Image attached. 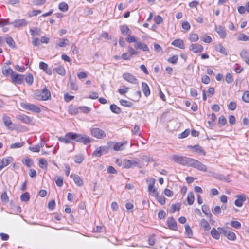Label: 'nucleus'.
<instances>
[{
    "mask_svg": "<svg viewBox=\"0 0 249 249\" xmlns=\"http://www.w3.org/2000/svg\"><path fill=\"white\" fill-rule=\"evenodd\" d=\"M172 159L177 163L189 166L191 158L175 154L173 155Z\"/></svg>",
    "mask_w": 249,
    "mask_h": 249,
    "instance_id": "1",
    "label": "nucleus"
},
{
    "mask_svg": "<svg viewBox=\"0 0 249 249\" xmlns=\"http://www.w3.org/2000/svg\"><path fill=\"white\" fill-rule=\"evenodd\" d=\"M72 140L76 142L83 143L84 144H87L90 143L91 141V138L84 134H77L73 132Z\"/></svg>",
    "mask_w": 249,
    "mask_h": 249,
    "instance_id": "2",
    "label": "nucleus"
},
{
    "mask_svg": "<svg viewBox=\"0 0 249 249\" xmlns=\"http://www.w3.org/2000/svg\"><path fill=\"white\" fill-rule=\"evenodd\" d=\"M90 132L93 137L97 139H102L106 137L105 131L98 127H91L90 129Z\"/></svg>",
    "mask_w": 249,
    "mask_h": 249,
    "instance_id": "3",
    "label": "nucleus"
},
{
    "mask_svg": "<svg viewBox=\"0 0 249 249\" xmlns=\"http://www.w3.org/2000/svg\"><path fill=\"white\" fill-rule=\"evenodd\" d=\"M189 166L203 172H206L207 171V167L206 165L202 164L199 161L193 158H191Z\"/></svg>",
    "mask_w": 249,
    "mask_h": 249,
    "instance_id": "4",
    "label": "nucleus"
},
{
    "mask_svg": "<svg viewBox=\"0 0 249 249\" xmlns=\"http://www.w3.org/2000/svg\"><path fill=\"white\" fill-rule=\"evenodd\" d=\"M36 98L39 100H47L51 98L50 91L46 87L44 88L41 92H36L35 93Z\"/></svg>",
    "mask_w": 249,
    "mask_h": 249,
    "instance_id": "5",
    "label": "nucleus"
},
{
    "mask_svg": "<svg viewBox=\"0 0 249 249\" xmlns=\"http://www.w3.org/2000/svg\"><path fill=\"white\" fill-rule=\"evenodd\" d=\"M21 107L24 109L29 110L36 113H39L41 111L40 108L36 105L32 104L21 102Z\"/></svg>",
    "mask_w": 249,
    "mask_h": 249,
    "instance_id": "6",
    "label": "nucleus"
},
{
    "mask_svg": "<svg viewBox=\"0 0 249 249\" xmlns=\"http://www.w3.org/2000/svg\"><path fill=\"white\" fill-rule=\"evenodd\" d=\"M217 230H219L220 233H222L230 240L234 241L236 238L235 234L231 231L227 230L221 227H218Z\"/></svg>",
    "mask_w": 249,
    "mask_h": 249,
    "instance_id": "7",
    "label": "nucleus"
},
{
    "mask_svg": "<svg viewBox=\"0 0 249 249\" xmlns=\"http://www.w3.org/2000/svg\"><path fill=\"white\" fill-rule=\"evenodd\" d=\"M2 121L5 127L8 129L13 130L16 128V125L14 124L8 116L3 114L2 116Z\"/></svg>",
    "mask_w": 249,
    "mask_h": 249,
    "instance_id": "8",
    "label": "nucleus"
},
{
    "mask_svg": "<svg viewBox=\"0 0 249 249\" xmlns=\"http://www.w3.org/2000/svg\"><path fill=\"white\" fill-rule=\"evenodd\" d=\"M124 144L125 143L124 142H107L108 147L116 151L123 150L124 149Z\"/></svg>",
    "mask_w": 249,
    "mask_h": 249,
    "instance_id": "9",
    "label": "nucleus"
},
{
    "mask_svg": "<svg viewBox=\"0 0 249 249\" xmlns=\"http://www.w3.org/2000/svg\"><path fill=\"white\" fill-rule=\"evenodd\" d=\"M10 24L13 25L15 28H21L26 27L28 24V21L25 19H19L14 20Z\"/></svg>",
    "mask_w": 249,
    "mask_h": 249,
    "instance_id": "10",
    "label": "nucleus"
},
{
    "mask_svg": "<svg viewBox=\"0 0 249 249\" xmlns=\"http://www.w3.org/2000/svg\"><path fill=\"white\" fill-rule=\"evenodd\" d=\"M73 132H68L65 134L64 137H60L58 138L59 142L65 143H70L71 142V140H73Z\"/></svg>",
    "mask_w": 249,
    "mask_h": 249,
    "instance_id": "11",
    "label": "nucleus"
},
{
    "mask_svg": "<svg viewBox=\"0 0 249 249\" xmlns=\"http://www.w3.org/2000/svg\"><path fill=\"white\" fill-rule=\"evenodd\" d=\"M167 225L170 230L177 231L178 226L177 222L173 217H169L167 219Z\"/></svg>",
    "mask_w": 249,
    "mask_h": 249,
    "instance_id": "12",
    "label": "nucleus"
},
{
    "mask_svg": "<svg viewBox=\"0 0 249 249\" xmlns=\"http://www.w3.org/2000/svg\"><path fill=\"white\" fill-rule=\"evenodd\" d=\"M189 50L194 53H198L203 51V47L198 43L192 44L189 46Z\"/></svg>",
    "mask_w": 249,
    "mask_h": 249,
    "instance_id": "13",
    "label": "nucleus"
},
{
    "mask_svg": "<svg viewBox=\"0 0 249 249\" xmlns=\"http://www.w3.org/2000/svg\"><path fill=\"white\" fill-rule=\"evenodd\" d=\"M122 77L125 80L132 84H136L138 82L137 79L130 73H124Z\"/></svg>",
    "mask_w": 249,
    "mask_h": 249,
    "instance_id": "14",
    "label": "nucleus"
},
{
    "mask_svg": "<svg viewBox=\"0 0 249 249\" xmlns=\"http://www.w3.org/2000/svg\"><path fill=\"white\" fill-rule=\"evenodd\" d=\"M237 199L235 200V205L238 207H241L243 206V203L246 201V197L243 195H237L235 196Z\"/></svg>",
    "mask_w": 249,
    "mask_h": 249,
    "instance_id": "15",
    "label": "nucleus"
},
{
    "mask_svg": "<svg viewBox=\"0 0 249 249\" xmlns=\"http://www.w3.org/2000/svg\"><path fill=\"white\" fill-rule=\"evenodd\" d=\"M138 164V162L136 160L127 159H124L123 162V166L125 168H130L136 166Z\"/></svg>",
    "mask_w": 249,
    "mask_h": 249,
    "instance_id": "16",
    "label": "nucleus"
},
{
    "mask_svg": "<svg viewBox=\"0 0 249 249\" xmlns=\"http://www.w3.org/2000/svg\"><path fill=\"white\" fill-rule=\"evenodd\" d=\"M11 78L13 83L20 85L23 82L24 75L19 74L14 75L13 74Z\"/></svg>",
    "mask_w": 249,
    "mask_h": 249,
    "instance_id": "17",
    "label": "nucleus"
},
{
    "mask_svg": "<svg viewBox=\"0 0 249 249\" xmlns=\"http://www.w3.org/2000/svg\"><path fill=\"white\" fill-rule=\"evenodd\" d=\"M215 30L218 34L220 38H224L227 36L226 30L224 27L221 25L215 26Z\"/></svg>",
    "mask_w": 249,
    "mask_h": 249,
    "instance_id": "18",
    "label": "nucleus"
},
{
    "mask_svg": "<svg viewBox=\"0 0 249 249\" xmlns=\"http://www.w3.org/2000/svg\"><path fill=\"white\" fill-rule=\"evenodd\" d=\"M16 118L26 124H30L32 121L31 117L25 114L18 115L16 116Z\"/></svg>",
    "mask_w": 249,
    "mask_h": 249,
    "instance_id": "19",
    "label": "nucleus"
},
{
    "mask_svg": "<svg viewBox=\"0 0 249 249\" xmlns=\"http://www.w3.org/2000/svg\"><path fill=\"white\" fill-rule=\"evenodd\" d=\"M215 50L216 51L220 52L221 54L225 56H227L228 55L227 50L221 43H219L215 45Z\"/></svg>",
    "mask_w": 249,
    "mask_h": 249,
    "instance_id": "20",
    "label": "nucleus"
},
{
    "mask_svg": "<svg viewBox=\"0 0 249 249\" xmlns=\"http://www.w3.org/2000/svg\"><path fill=\"white\" fill-rule=\"evenodd\" d=\"M188 147L189 149H194L195 152L198 154H201L203 155H206V152L199 145H195L194 146L189 145Z\"/></svg>",
    "mask_w": 249,
    "mask_h": 249,
    "instance_id": "21",
    "label": "nucleus"
},
{
    "mask_svg": "<svg viewBox=\"0 0 249 249\" xmlns=\"http://www.w3.org/2000/svg\"><path fill=\"white\" fill-rule=\"evenodd\" d=\"M171 44L181 49H183L185 48V45L183 40L179 38H178L174 40L172 42Z\"/></svg>",
    "mask_w": 249,
    "mask_h": 249,
    "instance_id": "22",
    "label": "nucleus"
},
{
    "mask_svg": "<svg viewBox=\"0 0 249 249\" xmlns=\"http://www.w3.org/2000/svg\"><path fill=\"white\" fill-rule=\"evenodd\" d=\"M142 87L144 95L146 97L149 96L150 94V90L147 84L142 82Z\"/></svg>",
    "mask_w": 249,
    "mask_h": 249,
    "instance_id": "23",
    "label": "nucleus"
},
{
    "mask_svg": "<svg viewBox=\"0 0 249 249\" xmlns=\"http://www.w3.org/2000/svg\"><path fill=\"white\" fill-rule=\"evenodd\" d=\"M2 74L6 76L11 75V77H12L14 74L13 70L10 67H7L6 66L2 67Z\"/></svg>",
    "mask_w": 249,
    "mask_h": 249,
    "instance_id": "24",
    "label": "nucleus"
},
{
    "mask_svg": "<svg viewBox=\"0 0 249 249\" xmlns=\"http://www.w3.org/2000/svg\"><path fill=\"white\" fill-rule=\"evenodd\" d=\"M213 177L216 179H219V180L224 181L225 182H229L231 181L230 178H229V177L228 176H224L223 175L220 174L215 173L213 175Z\"/></svg>",
    "mask_w": 249,
    "mask_h": 249,
    "instance_id": "25",
    "label": "nucleus"
},
{
    "mask_svg": "<svg viewBox=\"0 0 249 249\" xmlns=\"http://www.w3.org/2000/svg\"><path fill=\"white\" fill-rule=\"evenodd\" d=\"M32 36H40L41 34V29L40 28L35 27L31 28L29 30Z\"/></svg>",
    "mask_w": 249,
    "mask_h": 249,
    "instance_id": "26",
    "label": "nucleus"
},
{
    "mask_svg": "<svg viewBox=\"0 0 249 249\" xmlns=\"http://www.w3.org/2000/svg\"><path fill=\"white\" fill-rule=\"evenodd\" d=\"M135 47L136 49L142 50L145 52H148L149 51V49L146 44L142 43L140 42H137L135 45Z\"/></svg>",
    "mask_w": 249,
    "mask_h": 249,
    "instance_id": "27",
    "label": "nucleus"
},
{
    "mask_svg": "<svg viewBox=\"0 0 249 249\" xmlns=\"http://www.w3.org/2000/svg\"><path fill=\"white\" fill-rule=\"evenodd\" d=\"M120 31L124 35H130L132 34V31L129 29L126 25L121 26L120 27Z\"/></svg>",
    "mask_w": 249,
    "mask_h": 249,
    "instance_id": "28",
    "label": "nucleus"
},
{
    "mask_svg": "<svg viewBox=\"0 0 249 249\" xmlns=\"http://www.w3.org/2000/svg\"><path fill=\"white\" fill-rule=\"evenodd\" d=\"M13 161V158L11 157H7L6 158H2L0 164L3 165L4 167L7 166Z\"/></svg>",
    "mask_w": 249,
    "mask_h": 249,
    "instance_id": "29",
    "label": "nucleus"
},
{
    "mask_svg": "<svg viewBox=\"0 0 249 249\" xmlns=\"http://www.w3.org/2000/svg\"><path fill=\"white\" fill-rule=\"evenodd\" d=\"M220 233L219 230L217 231L214 228H213L211 231V234L212 236L215 239L218 240L220 238Z\"/></svg>",
    "mask_w": 249,
    "mask_h": 249,
    "instance_id": "30",
    "label": "nucleus"
},
{
    "mask_svg": "<svg viewBox=\"0 0 249 249\" xmlns=\"http://www.w3.org/2000/svg\"><path fill=\"white\" fill-rule=\"evenodd\" d=\"M201 209L202 212L207 217L209 218H211L212 217V214L210 212V210L208 206L206 205H203L202 206Z\"/></svg>",
    "mask_w": 249,
    "mask_h": 249,
    "instance_id": "31",
    "label": "nucleus"
},
{
    "mask_svg": "<svg viewBox=\"0 0 249 249\" xmlns=\"http://www.w3.org/2000/svg\"><path fill=\"white\" fill-rule=\"evenodd\" d=\"M200 224L201 227H202L205 231H208L211 228L208 222L205 219H201Z\"/></svg>",
    "mask_w": 249,
    "mask_h": 249,
    "instance_id": "32",
    "label": "nucleus"
},
{
    "mask_svg": "<svg viewBox=\"0 0 249 249\" xmlns=\"http://www.w3.org/2000/svg\"><path fill=\"white\" fill-rule=\"evenodd\" d=\"M0 199L2 202L4 204H7L8 203L9 200V197L7 194L6 190L4 191L1 195L0 196Z\"/></svg>",
    "mask_w": 249,
    "mask_h": 249,
    "instance_id": "33",
    "label": "nucleus"
},
{
    "mask_svg": "<svg viewBox=\"0 0 249 249\" xmlns=\"http://www.w3.org/2000/svg\"><path fill=\"white\" fill-rule=\"evenodd\" d=\"M68 45H69V41L66 38L60 39L59 42L56 44V46L60 47H64Z\"/></svg>",
    "mask_w": 249,
    "mask_h": 249,
    "instance_id": "34",
    "label": "nucleus"
},
{
    "mask_svg": "<svg viewBox=\"0 0 249 249\" xmlns=\"http://www.w3.org/2000/svg\"><path fill=\"white\" fill-rule=\"evenodd\" d=\"M69 85L70 89L71 90H77L78 89V86L74 82L71 76L69 78Z\"/></svg>",
    "mask_w": 249,
    "mask_h": 249,
    "instance_id": "35",
    "label": "nucleus"
},
{
    "mask_svg": "<svg viewBox=\"0 0 249 249\" xmlns=\"http://www.w3.org/2000/svg\"><path fill=\"white\" fill-rule=\"evenodd\" d=\"M181 208V204L178 203L175 204H172L171 206V210H170L171 213H174L175 211H179Z\"/></svg>",
    "mask_w": 249,
    "mask_h": 249,
    "instance_id": "36",
    "label": "nucleus"
},
{
    "mask_svg": "<svg viewBox=\"0 0 249 249\" xmlns=\"http://www.w3.org/2000/svg\"><path fill=\"white\" fill-rule=\"evenodd\" d=\"M110 109L112 112L116 114H119L121 112V108L115 104L111 105Z\"/></svg>",
    "mask_w": 249,
    "mask_h": 249,
    "instance_id": "37",
    "label": "nucleus"
},
{
    "mask_svg": "<svg viewBox=\"0 0 249 249\" xmlns=\"http://www.w3.org/2000/svg\"><path fill=\"white\" fill-rule=\"evenodd\" d=\"M6 43L12 48H15V43L12 37L10 36H8L6 38Z\"/></svg>",
    "mask_w": 249,
    "mask_h": 249,
    "instance_id": "38",
    "label": "nucleus"
},
{
    "mask_svg": "<svg viewBox=\"0 0 249 249\" xmlns=\"http://www.w3.org/2000/svg\"><path fill=\"white\" fill-rule=\"evenodd\" d=\"M54 71H55L59 75L62 76L64 75L66 73V71L64 67L62 66H60L56 68H54Z\"/></svg>",
    "mask_w": 249,
    "mask_h": 249,
    "instance_id": "39",
    "label": "nucleus"
},
{
    "mask_svg": "<svg viewBox=\"0 0 249 249\" xmlns=\"http://www.w3.org/2000/svg\"><path fill=\"white\" fill-rule=\"evenodd\" d=\"M185 234L188 237L191 238L193 236V231L189 225L185 226Z\"/></svg>",
    "mask_w": 249,
    "mask_h": 249,
    "instance_id": "40",
    "label": "nucleus"
},
{
    "mask_svg": "<svg viewBox=\"0 0 249 249\" xmlns=\"http://www.w3.org/2000/svg\"><path fill=\"white\" fill-rule=\"evenodd\" d=\"M73 179L75 183L77 186H81L83 185V180L79 176L77 175H74Z\"/></svg>",
    "mask_w": 249,
    "mask_h": 249,
    "instance_id": "41",
    "label": "nucleus"
},
{
    "mask_svg": "<svg viewBox=\"0 0 249 249\" xmlns=\"http://www.w3.org/2000/svg\"><path fill=\"white\" fill-rule=\"evenodd\" d=\"M194 196L192 192H189L188 194L187 200L189 205H192L194 202Z\"/></svg>",
    "mask_w": 249,
    "mask_h": 249,
    "instance_id": "42",
    "label": "nucleus"
},
{
    "mask_svg": "<svg viewBox=\"0 0 249 249\" xmlns=\"http://www.w3.org/2000/svg\"><path fill=\"white\" fill-rule=\"evenodd\" d=\"M237 39L243 41H249V36H247L244 33H241L238 36Z\"/></svg>",
    "mask_w": 249,
    "mask_h": 249,
    "instance_id": "43",
    "label": "nucleus"
},
{
    "mask_svg": "<svg viewBox=\"0 0 249 249\" xmlns=\"http://www.w3.org/2000/svg\"><path fill=\"white\" fill-rule=\"evenodd\" d=\"M147 182L148 183V189H151L154 187L155 183V179L153 178H148L146 180Z\"/></svg>",
    "mask_w": 249,
    "mask_h": 249,
    "instance_id": "44",
    "label": "nucleus"
},
{
    "mask_svg": "<svg viewBox=\"0 0 249 249\" xmlns=\"http://www.w3.org/2000/svg\"><path fill=\"white\" fill-rule=\"evenodd\" d=\"M22 162L23 163L28 167H31L33 164V160L28 157L26 158Z\"/></svg>",
    "mask_w": 249,
    "mask_h": 249,
    "instance_id": "45",
    "label": "nucleus"
},
{
    "mask_svg": "<svg viewBox=\"0 0 249 249\" xmlns=\"http://www.w3.org/2000/svg\"><path fill=\"white\" fill-rule=\"evenodd\" d=\"M48 163L47 160L44 159H41L39 161V166L41 169H45L47 167Z\"/></svg>",
    "mask_w": 249,
    "mask_h": 249,
    "instance_id": "46",
    "label": "nucleus"
},
{
    "mask_svg": "<svg viewBox=\"0 0 249 249\" xmlns=\"http://www.w3.org/2000/svg\"><path fill=\"white\" fill-rule=\"evenodd\" d=\"M58 7L59 9L62 12L67 11L69 8L68 4L64 2L59 3Z\"/></svg>",
    "mask_w": 249,
    "mask_h": 249,
    "instance_id": "47",
    "label": "nucleus"
},
{
    "mask_svg": "<svg viewBox=\"0 0 249 249\" xmlns=\"http://www.w3.org/2000/svg\"><path fill=\"white\" fill-rule=\"evenodd\" d=\"M21 200L23 202H27L30 199V194L28 192L22 194L20 196Z\"/></svg>",
    "mask_w": 249,
    "mask_h": 249,
    "instance_id": "48",
    "label": "nucleus"
},
{
    "mask_svg": "<svg viewBox=\"0 0 249 249\" xmlns=\"http://www.w3.org/2000/svg\"><path fill=\"white\" fill-rule=\"evenodd\" d=\"M120 103L121 105L124 107H130L132 106V103L131 102L125 100L121 99L120 100Z\"/></svg>",
    "mask_w": 249,
    "mask_h": 249,
    "instance_id": "49",
    "label": "nucleus"
},
{
    "mask_svg": "<svg viewBox=\"0 0 249 249\" xmlns=\"http://www.w3.org/2000/svg\"><path fill=\"white\" fill-rule=\"evenodd\" d=\"M227 123V120L224 116H221L218 119V124L221 126H224Z\"/></svg>",
    "mask_w": 249,
    "mask_h": 249,
    "instance_id": "50",
    "label": "nucleus"
},
{
    "mask_svg": "<svg viewBox=\"0 0 249 249\" xmlns=\"http://www.w3.org/2000/svg\"><path fill=\"white\" fill-rule=\"evenodd\" d=\"M240 56L242 58L247 60L249 58V54L247 50L243 49L240 53Z\"/></svg>",
    "mask_w": 249,
    "mask_h": 249,
    "instance_id": "51",
    "label": "nucleus"
},
{
    "mask_svg": "<svg viewBox=\"0 0 249 249\" xmlns=\"http://www.w3.org/2000/svg\"><path fill=\"white\" fill-rule=\"evenodd\" d=\"M199 39V37L196 34H191L190 35L189 40L191 42H196Z\"/></svg>",
    "mask_w": 249,
    "mask_h": 249,
    "instance_id": "52",
    "label": "nucleus"
},
{
    "mask_svg": "<svg viewBox=\"0 0 249 249\" xmlns=\"http://www.w3.org/2000/svg\"><path fill=\"white\" fill-rule=\"evenodd\" d=\"M231 226L237 229H240L241 227V223L238 221H232L231 222Z\"/></svg>",
    "mask_w": 249,
    "mask_h": 249,
    "instance_id": "53",
    "label": "nucleus"
},
{
    "mask_svg": "<svg viewBox=\"0 0 249 249\" xmlns=\"http://www.w3.org/2000/svg\"><path fill=\"white\" fill-rule=\"evenodd\" d=\"M56 185L58 187H61L63 185V178L62 177H58L55 180Z\"/></svg>",
    "mask_w": 249,
    "mask_h": 249,
    "instance_id": "54",
    "label": "nucleus"
},
{
    "mask_svg": "<svg viewBox=\"0 0 249 249\" xmlns=\"http://www.w3.org/2000/svg\"><path fill=\"white\" fill-rule=\"evenodd\" d=\"M84 160L83 157L81 155H76L74 157V161L77 163L80 164L82 163Z\"/></svg>",
    "mask_w": 249,
    "mask_h": 249,
    "instance_id": "55",
    "label": "nucleus"
},
{
    "mask_svg": "<svg viewBox=\"0 0 249 249\" xmlns=\"http://www.w3.org/2000/svg\"><path fill=\"white\" fill-rule=\"evenodd\" d=\"M190 131L189 129H187L181 134L179 135V138H185L187 137L190 134Z\"/></svg>",
    "mask_w": 249,
    "mask_h": 249,
    "instance_id": "56",
    "label": "nucleus"
},
{
    "mask_svg": "<svg viewBox=\"0 0 249 249\" xmlns=\"http://www.w3.org/2000/svg\"><path fill=\"white\" fill-rule=\"evenodd\" d=\"M99 149H100V151L102 154H107L109 151V148L108 146H101L99 147Z\"/></svg>",
    "mask_w": 249,
    "mask_h": 249,
    "instance_id": "57",
    "label": "nucleus"
},
{
    "mask_svg": "<svg viewBox=\"0 0 249 249\" xmlns=\"http://www.w3.org/2000/svg\"><path fill=\"white\" fill-rule=\"evenodd\" d=\"M24 142H16L10 145V148L11 149H15L21 147L23 146Z\"/></svg>",
    "mask_w": 249,
    "mask_h": 249,
    "instance_id": "58",
    "label": "nucleus"
},
{
    "mask_svg": "<svg viewBox=\"0 0 249 249\" xmlns=\"http://www.w3.org/2000/svg\"><path fill=\"white\" fill-rule=\"evenodd\" d=\"M25 81L26 83L31 85L33 82V77L31 74H28L25 78Z\"/></svg>",
    "mask_w": 249,
    "mask_h": 249,
    "instance_id": "59",
    "label": "nucleus"
},
{
    "mask_svg": "<svg viewBox=\"0 0 249 249\" xmlns=\"http://www.w3.org/2000/svg\"><path fill=\"white\" fill-rule=\"evenodd\" d=\"M242 99L243 100L246 102L249 103V91H245L243 95H242Z\"/></svg>",
    "mask_w": 249,
    "mask_h": 249,
    "instance_id": "60",
    "label": "nucleus"
},
{
    "mask_svg": "<svg viewBox=\"0 0 249 249\" xmlns=\"http://www.w3.org/2000/svg\"><path fill=\"white\" fill-rule=\"evenodd\" d=\"M149 194L153 196H158V193L157 189L154 187L150 189H148Z\"/></svg>",
    "mask_w": 249,
    "mask_h": 249,
    "instance_id": "61",
    "label": "nucleus"
},
{
    "mask_svg": "<svg viewBox=\"0 0 249 249\" xmlns=\"http://www.w3.org/2000/svg\"><path fill=\"white\" fill-rule=\"evenodd\" d=\"M39 67L45 72V71L48 68V65L44 62L41 61L39 62Z\"/></svg>",
    "mask_w": 249,
    "mask_h": 249,
    "instance_id": "62",
    "label": "nucleus"
},
{
    "mask_svg": "<svg viewBox=\"0 0 249 249\" xmlns=\"http://www.w3.org/2000/svg\"><path fill=\"white\" fill-rule=\"evenodd\" d=\"M158 218L160 219H163L165 218L166 217V213L163 210H160L159 211V213H158Z\"/></svg>",
    "mask_w": 249,
    "mask_h": 249,
    "instance_id": "63",
    "label": "nucleus"
},
{
    "mask_svg": "<svg viewBox=\"0 0 249 249\" xmlns=\"http://www.w3.org/2000/svg\"><path fill=\"white\" fill-rule=\"evenodd\" d=\"M201 81L204 84H208L210 82L211 80L208 75H205L202 76Z\"/></svg>",
    "mask_w": 249,
    "mask_h": 249,
    "instance_id": "64",
    "label": "nucleus"
}]
</instances>
